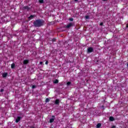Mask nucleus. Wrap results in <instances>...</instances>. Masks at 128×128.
I'll return each instance as SVG.
<instances>
[{"mask_svg": "<svg viewBox=\"0 0 128 128\" xmlns=\"http://www.w3.org/2000/svg\"><path fill=\"white\" fill-rule=\"evenodd\" d=\"M54 122V118H50V122L52 123V122Z\"/></svg>", "mask_w": 128, "mask_h": 128, "instance_id": "nucleus-12", "label": "nucleus"}, {"mask_svg": "<svg viewBox=\"0 0 128 128\" xmlns=\"http://www.w3.org/2000/svg\"><path fill=\"white\" fill-rule=\"evenodd\" d=\"M100 26H104V22H102L100 23Z\"/></svg>", "mask_w": 128, "mask_h": 128, "instance_id": "nucleus-22", "label": "nucleus"}, {"mask_svg": "<svg viewBox=\"0 0 128 128\" xmlns=\"http://www.w3.org/2000/svg\"><path fill=\"white\" fill-rule=\"evenodd\" d=\"M69 20H70V22H73L74 21V18H69Z\"/></svg>", "mask_w": 128, "mask_h": 128, "instance_id": "nucleus-19", "label": "nucleus"}, {"mask_svg": "<svg viewBox=\"0 0 128 128\" xmlns=\"http://www.w3.org/2000/svg\"><path fill=\"white\" fill-rule=\"evenodd\" d=\"M4 89H2H2H0V92H4Z\"/></svg>", "mask_w": 128, "mask_h": 128, "instance_id": "nucleus-23", "label": "nucleus"}, {"mask_svg": "<svg viewBox=\"0 0 128 128\" xmlns=\"http://www.w3.org/2000/svg\"><path fill=\"white\" fill-rule=\"evenodd\" d=\"M70 84H72V82H67L66 84H67V86H70Z\"/></svg>", "mask_w": 128, "mask_h": 128, "instance_id": "nucleus-18", "label": "nucleus"}, {"mask_svg": "<svg viewBox=\"0 0 128 128\" xmlns=\"http://www.w3.org/2000/svg\"><path fill=\"white\" fill-rule=\"evenodd\" d=\"M52 118H54V116H52Z\"/></svg>", "mask_w": 128, "mask_h": 128, "instance_id": "nucleus-30", "label": "nucleus"}, {"mask_svg": "<svg viewBox=\"0 0 128 128\" xmlns=\"http://www.w3.org/2000/svg\"><path fill=\"white\" fill-rule=\"evenodd\" d=\"M109 120H110V122H114V118L112 116H110L109 118Z\"/></svg>", "mask_w": 128, "mask_h": 128, "instance_id": "nucleus-8", "label": "nucleus"}, {"mask_svg": "<svg viewBox=\"0 0 128 128\" xmlns=\"http://www.w3.org/2000/svg\"><path fill=\"white\" fill-rule=\"evenodd\" d=\"M45 64H48V61H46L45 62Z\"/></svg>", "mask_w": 128, "mask_h": 128, "instance_id": "nucleus-24", "label": "nucleus"}, {"mask_svg": "<svg viewBox=\"0 0 128 128\" xmlns=\"http://www.w3.org/2000/svg\"><path fill=\"white\" fill-rule=\"evenodd\" d=\"M24 10H30V8L28 7V6H23Z\"/></svg>", "mask_w": 128, "mask_h": 128, "instance_id": "nucleus-7", "label": "nucleus"}, {"mask_svg": "<svg viewBox=\"0 0 128 128\" xmlns=\"http://www.w3.org/2000/svg\"><path fill=\"white\" fill-rule=\"evenodd\" d=\"M33 24L35 28H40L44 25V20L42 19L36 20L34 21Z\"/></svg>", "mask_w": 128, "mask_h": 128, "instance_id": "nucleus-1", "label": "nucleus"}, {"mask_svg": "<svg viewBox=\"0 0 128 128\" xmlns=\"http://www.w3.org/2000/svg\"><path fill=\"white\" fill-rule=\"evenodd\" d=\"M96 128H100L101 126H102V124H100V123H98V124H97V125H96Z\"/></svg>", "mask_w": 128, "mask_h": 128, "instance_id": "nucleus-11", "label": "nucleus"}, {"mask_svg": "<svg viewBox=\"0 0 128 128\" xmlns=\"http://www.w3.org/2000/svg\"><path fill=\"white\" fill-rule=\"evenodd\" d=\"M40 64H42V62H40Z\"/></svg>", "mask_w": 128, "mask_h": 128, "instance_id": "nucleus-26", "label": "nucleus"}, {"mask_svg": "<svg viewBox=\"0 0 128 128\" xmlns=\"http://www.w3.org/2000/svg\"><path fill=\"white\" fill-rule=\"evenodd\" d=\"M36 88V85L32 86V88Z\"/></svg>", "mask_w": 128, "mask_h": 128, "instance_id": "nucleus-20", "label": "nucleus"}, {"mask_svg": "<svg viewBox=\"0 0 128 128\" xmlns=\"http://www.w3.org/2000/svg\"><path fill=\"white\" fill-rule=\"evenodd\" d=\"M52 42H56V38H53L52 40Z\"/></svg>", "mask_w": 128, "mask_h": 128, "instance_id": "nucleus-15", "label": "nucleus"}, {"mask_svg": "<svg viewBox=\"0 0 128 128\" xmlns=\"http://www.w3.org/2000/svg\"><path fill=\"white\" fill-rule=\"evenodd\" d=\"M2 78H6L8 76V74L6 72H4L2 75Z\"/></svg>", "mask_w": 128, "mask_h": 128, "instance_id": "nucleus-9", "label": "nucleus"}, {"mask_svg": "<svg viewBox=\"0 0 128 128\" xmlns=\"http://www.w3.org/2000/svg\"><path fill=\"white\" fill-rule=\"evenodd\" d=\"M54 84H58V80H56L54 82Z\"/></svg>", "mask_w": 128, "mask_h": 128, "instance_id": "nucleus-13", "label": "nucleus"}, {"mask_svg": "<svg viewBox=\"0 0 128 128\" xmlns=\"http://www.w3.org/2000/svg\"><path fill=\"white\" fill-rule=\"evenodd\" d=\"M46 102H50V99L48 98H46L45 100Z\"/></svg>", "mask_w": 128, "mask_h": 128, "instance_id": "nucleus-14", "label": "nucleus"}, {"mask_svg": "<svg viewBox=\"0 0 128 128\" xmlns=\"http://www.w3.org/2000/svg\"><path fill=\"white\" fill-rule=\"evenodd\" d=\"M85 18H86V20H89V18H90V16H85Z\"/></svg>", "mask_w": 128, "mask_h": 128, "instance_id": "nucleus-16", "label": "nucleus"}, {"mask_svg": "<svg viewBox=\"0 0 128 128\" xmlns=\"http://www.w3.org/2000/svg\"><path fill=\"white\" fill-rule=\"evenodd\" d=\"M16 68V64L13 63L11 64V68Z\"/></svg>", "mask_w": 128, "mask_h": 128, "instance_id": "nucleus-10", "label": "nucleus"}, {"mask_svg": "<svg viewBox=\"0 0 128 128\" xmlns=\"http://www.w3.org/2000/svg\"><path fill=\"white\" fill-rule=\"evenodd\" d=\"M54 104L57 106H60V99H56L54 102Z\"/></svg>", "mask_w": 128, "mask_h": 128, "instance_id": "nucleus-4", "label": "nucleus"}, {"mask_svg": "<svg viewBox=\"0 0 128 128\" xmlns=\"http://www.w3.org/2000/svg\"><path fill=\"white\" fill-rule=\"evenodd\" d=\"M126 28H128V24L126 25Z\"/></svg>", "mask_w": 128, "mask_h": 128, "instance_id": "nucleus-29", "label": "nucleus"}, {"mask_svg": "<svg viewBox=\"0 0 128 128\" xmlns=\"http://www.w3.org/2000/svg\"><path fill=\"white\" fill-rule=\"evenodd\" d=\"M22 120V117L20 116H18L16 120V122L18 123V122H20Z\"/></svg>", "mask_w": 128, "mask_h": 128, "instance_id": "nucleus-6", "label": "nucleus"}, {"mask_svg": "<svg viewBox=\"0 0 128 128\" xmlns=\"http://www.w3.org/2000/svg\"><path fill=\"white\" fill-rule=\"evenodd\" d=\"M74 2H78V0H74Z\"/></svg>", "mask_w": 128, "mask_h": 128, "instance_id": "nucleus-28", "label": "nucleus"}, {"mask_svg": "<svg viewBox=\"0 0 128 128\" xmlns=\"http://www.w3.org/2000/svg\"><path fill=\"white\" fill-rule=\"evenodd\" d=\"M72 26H74L72 22H70L68 25H66V28H72Z\"/></svg>", "mask_w": 128, "mask_h": 128, "instance_id": "nucleus-3", "label": "nucleus"}, {"mask_svg": "<svg viewBox=\"0 0 128 128\" xmlns=\"http://www.w3.org/2000/svg\"><path fill=\"white\" fill-rule=\"evenodd\" d=\"M127 66L128 67V63H127Z\"/></svg>", "mask_w": 128, "mask_h": 128, "instance_id": "nucleus-31", "label": "nucleus"}, {"mask_svg": "<svg viewBox=\"0 0 128 128\" xmlns=\"http://www.w3.org/2000/svg\"><path fill=\"white\" fill-rule=\"evenodd\" d=\"M112 128H116V126H112Z\"/></svg>", "mask_w": 128, "mask_h": 128, "instance_id": "nucleus-25", "label": "nucleus"}, {"mask_svg": "<svg viewBox=\"0 0 128 128\" xmlns=\"http://www.w3.org/2000/svg\"><path fill=\"white\" fill-rule=\"evenodd\" d=\"M39 2L40 4H44V0H39Z\"/></svg>", "mask_w": 128, "mask_h": 128, "instance_id": "nucleus-17", "label": "nucleus"}, {"mask_svg": "<svg viewBox=\"0 0 128 128\" xmlns=\"http://www.w3.org/2000/svg\"><path fill=\"white\" fill-rule=\"evenodd\" d=\"M87 52L88 54H90L91 52H94V48L90 47L88 48Z\"/></svg>", "mask_w": 128, "mask_h": 128, "instance_id": "nucleus-2", "label": "nucleus"}, {"mask_svg": "<svg viewBox=\"0 0 128 128\" xmlns=\"http://www.w3.org/2000/svg\"><path fill=\"white\" fill-rule=\"evenodd\" d=\"M103 0V2H106V1H108V0Z\"/></svg>", "mask_w": 128, "mask_h": 128, "instance_id": "nucleus-27", "label": "nucleus"}, {"mask_svg": "<svg viewBox=\"0 0 128 128\" xmlns=\"http://www.w3.org/2000/svg\"><path fill=\"white\" fill-rule=\"evenodd\" d=\"M30 62V60H25L23 61V64H28Z\"/></svg>", "mask_w": 128, "mask_h": 128, "instance_id": "nucleus-5", "label": "nucleus"}, {"mask_svg": "<svg viewBox=\"0 0 128 128\" xmlns=\"http://www.w3.org/2000/svg\"><path fill=\"white\" fill-rule=\"evenodd\" d=\"M34 18V15H30L29 17V18Z\"/></svg>", "mask_w": 128, "mask_h": 128, "instance_id": "nucleus-21", "label": "nucleus"}]
</instances>
